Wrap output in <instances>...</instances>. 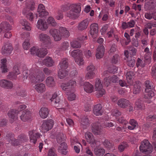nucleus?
<instances>
[{
  "label": "nucleus",
  "mask_w": 156,
  "mask_h": 156,
  "mask_svg": "<svg viewBox=\"0 0 156 156\" xmlns=\"http://www.w3.org/2000/svg\"><path fill=\"white\" fill-rule=\"evenodd\" d=\"M71 55L75 58V62L79 65L83 64V59L82 57V54L79 50H74L72 51Z\"/></svg>",
  "instance_id": "obj_8"
},
{
  "label": "nucleus",
  "mask_w": 156,
  "mask_h": 156,
  "mask_svg": "<svg viewBox=\"0 0 156 156\" xmlns=\"http://www.w3.org/2000/svg\"><path fill=\"white\" fill-rule=\"evenodd\" d=\"M27 140L28 137L27 135L23 134H21L19 135L17 139L12 142V145L14 146L21 145Z\"/></svg>",
  "instance_id": "obj_11"
},
{
  "label": "nucleus",
  "mask_w": 156,
  "mask_h": 156,
  "mask_svg": "<svg viewBox=\"0 0 156 156\" xmlns=\"http://www.w3.org/2000/svg\"><path fill=\"white\" fill-rule=\"evenodd\" d=\"M119 61V57L117 54H115L112 58V63L115 64Z\"/></svg>",
  "instance_id": "obj_62"
},
{
  "label": "nucleus",
  "mask_w": 156,
  "mask_h": 156,
  "mask_svg": "<svg viewBox=\"0 0 156 156\" xmlns=\"http://www.w3.org/2000/svg\"><path fill=\"white\" fill-rule=\"evenodd\" d=\"M80 122L81 126L83 128H86V126L89 124V120L87 116H83L81 117Z\"/></svg>",
  "instance_id": "obj_41"
},
{
  "label": "nucleus",
  "mask_w": 156,
  "mask_h": 156,
  "mask_svg": "<svg viewBox=\"0 0 156 156\" xmlns=\"http://www.w3.org/2000/svg\"><path fill=\"white\" fill-rule=\"evenodd\" d=\"M117 104L120 107L124 108L129 106L130 104V102L126 99L121 98L118 101Z\"/></svg>",
  "instance_id": "obj_26"
},
{
  "label": "nucleus",
  "mask_w": 156,
  "mask_h": 156,
  "mask_svg": "<svg viewBox=\"0 0 156 156\" xmlns=\"http://www.w3.org/2000/svg\"><path fill=\"white\" fill-rule=\"evenodd\" d=\"M76 86V81L73 79L67 82L62 83L61 84V87L63 90L65 91L69 101H72L75 99V88Z\"/></svg>",
  "instance_id": "obj_2"
},
{
  "label": "nucleus",
  "mask_w": 156,
  "mask_h": 156,
  "mask_svg": "<svg viewBox=\"0 0 156 156\" xmlns=\"http://www.w3.org/2000/svg\"><path fill=\"white\" fill-rule=\"evenodd\" d=\"M38 38L39 41L45 47L51 48L52 46V41L50 37L48 34L41 33L39 34Z\"/></svg>",
  "instance_id": "obj_5"
},
{
  "label": "nucleus",
  "mask_w": 156,
  "mask_h": 156,
  "mask_svg": "<svg viewBox=\"0 0 156 156\" xmlns=\"http://www.w3.org/2000/svg\"><path fill=\"white\" fill-rule=\"evenodd\" d=\"M154 94L151 90H148L147 91H145L144 98L145 99H148V100L146 101L147 103H150L151 101L150 99L154 96Z\"/></svg>",
  "instance_id": "obj_38"
},
{
  "label": "nucleus",
  "mask_w": 156,
  "mask_h": 156,
  "mask_svg": "<svg viewBox=\"0 0 156 156\" xmlns=\"http://www.w3.org/2000/svg\"><path fill=\"white\" fill-rule=\"evenodd\" d=\"M0 86L4 88L11 89L13 87V83L12 82L6 80H2L0 81Z\"/></svg>",
  "instance_id": "obj_28"
},
{
  "label": "nucleus",
  "mask_w": 156,
  "mask_h": 156,
  "mask_svg": "<svg viewBox=\"0 0 156 156\" xmlns=\"http://www.w3.org/2000/svg\"><path fill=\"white\" fill-rule=\"evenodd\" d=\"M145 85L146 87L145 91H147L148 90H151L154 88V84L150 80H147L145 82Z\"/></svg>",
  "instance_id": "obj_46"
},
{
  "label": "nucleus",
  "mask_w": 156,
  "mask_h": 156,
  "mask_svg": "<svg viewBox=\"0 0 156 156\" xmlns=\"http://www.w3.org/2000/svg\"><path fill=\"white\" fill-rule=\"evenodd\" d=\"M20 73L19 67L15 66L13 68V72L9 73L7 76V78L10 80H16L17 75Z\"/></svg>",
  "instance_id": "obj_14"
},
{
  "label": "nucleus",
  "mask_w": 156,
  "mask_h": 156,
  "mask_svg": "<svg viewBox=\"0 0 156 156\" xmlns=\"http://www.w3.org/2000/svg\"><path fill=\"white\" fill-rule=\"evenodd\" d=\"M49 112V110L47 108L42 107L39 111V115L40 117L43 119L46 118L48 115Z\"/></svg>",
  "instance_id": "obj_33"
},
{
  "label": "nucleus",
  "mask_w": 156,
  "mask_h": 156,
  "mask_svg": "<svg viewBox=\"0 0 156 156\" xmlns=\"http://www.w3.org/2000/svg\"><path fill=\"white\" fill-rule=\"evenodd\" d=\"M105 48L102 45L98 46L97 49L96 57L97 58L99 59L102 57L104 54Z\"/></svg>",
  "instance_id": "obj_29"
},
{
  "label": "nucleus",
  "mask_w": 156,
  "mask_h": 156,
  "mask_svg": "<svg viewBox=\"0 0 156 156\" xmlns=\"http://www.w3.org/2000/svg\"><path fill=\"white\" fill-rule=\"evenodd\" d=\"M19 113V111L16 109H11L9 111L7 115L11 123H13L18 119V115Z\"/></svg>",
  "instance_id": "obj_9"
},
{
  "label": "nucleus",
  "mask_w": 156,
  "mask_h": 156,
  "mask_svg": "<svg viewBox=\"0 0 156 156\" xmlns=\"http://www.w3.org/2000/svg\"><path fill=\"white\" fill-rule=\"evenodd\" d=\"M95 73L93 71H87L85 76V78L86 79H92L95 76Z\"/></svg>",
  "instance_id": "obj_56"
},
{
  "label": "nucleus",
  "mask_w": 156,
  "mask_h": 156,
  "mask_svg": "<svg viewBox=\"0 0 156 156\" xmlns=\"http://www.w3.org/2000/svg\"><path fill=\"white\" fill-rule=\"evenodd\" d=\"M84 91L87 93H90L93 92L94 87L93 85L89 82H85L83 85Z\"/></svg>",
  "instance_id": "obj_27"
},
{
  "label": "nucleus",
  "mask_w": 156,
  "mask_h": 156,
  "mask_svg": "<svg viewBox=\"0 0 156 156\" xmlns=\"http://www.w3.org/2000/svg\"><path fill=\"white\" fill-rule=\"evenodd\" d=\"M66 138V136L62 133H58L57 134L56 139L58 143H61L60 146L58 147V152L62 154L66 155L68 152L67 151V144L64 142L62 143Z\"/></svg>",
  "instance_id": "obj_4"
},
{
  "label": "nucleus",
  "mask_w": 156,
  "mask_h": 156,
  "mask_svg": "<svg viewBox=\"0 0 156 156\" xmlns=\"http://www.w3.org/2000/svg\"><path fill=\"white\" fill-rule=\"evenodd\" d=\"M119 80L118 77L116 75L109 76L106 77L104 79V83L105 86L108 87L111 82L113 83H116Z\"/></svg>",
  "instance_id": "obj_18"
},
{
  "label": "nucleus",
  "mask_w": 156,
  "mask_h": 156,
  "mask_svg": "<svg viewBox=\"0 0 156 156\" xmlns=\"http://www.w3.org/2000/svg\"><path fill=\"white\" fill-rule=\"evenodd\" d=\"M145 64L144 61L142 60L139 58L137 59L136 62V66L137 68L139 67L143 68L145 66Z\"/></svg>",
  "instance_id": "obj_55"
},
{
  "label": "nucleus",
  "mask_w": 156,
  "mask_h": 156,
  "mask_svg": "<svg viewBox=\"0 0 156 156\" xmlns=\"http://www.w3.org/2000/svg\"><path fill=\"white\" fill-rule=\"evenodd\" d=\"M95 88L96 91L97 97L99 98L105 94V90L103 88L101 80L99 78H97L95 81Z\"/></svg>",
  "instance_id": "obj_6"
},
{
  "label": "nucleus",
  "mask_w": 156,
  "mask_h": 156,
  "mask_svg": "<svg viewBox=\"0 0 156 156\" xmlns=\"http://www.w3.org/2000/svg\"><path fill=\"white\" fill-rule=\"evenodd\" d=\"M34 5L35 3L33 0L27 1L26 4V8L23 10V14L26 15L29 13V10H33L34 8Z\"/></svg>",
  "instance_id": "obj_15"
},
{
  "label": "nucleus",
  "mask_w": 156,
  "mask_h": 156,
  "mask_svg": "<svg viewBox=\"0 0 156 156\" xmlns=\"http://www.w3.org/2000/svg\"><path fill=\"white\" fill-rule=\"evenodd\" d=\"M141 90V83L138 81H136L134 85L133 93L137 94Z\"/></svg>",
  "instance_id": "obj_40"
},
{
  "label": "nucleus",
  "mask_w": 156,
  "mask_h": 156,
  "mask_svg": "<svg viewBox=\"0 0 156 156\" xmlns=\"http://www.w3.org/2000/svg\"><path fill=\"white\" fill-rule=\"evenodd\" d=\"M50 100L52 105L54 107H62L63 101L60 99L56 93H55L52 95L51 97L50 98Z\"/></svg>",
  "instance_id": "obj_10"
},
{
  "label": "nucleus",
  "mask_w": 156,
  "mask_h": 156,
  "mask_svg": "<svg viewBox=\"0 0 156 156\" xmlns=\"http://www.w3.org/2000/svg\"><path fill=\"white\" fill-rule=\"evenodd\" d=\"M68 60L66 58L62 59L59 64L61 69H66L68 67Z\"/></svg>",
  "instance_id": "obj_42"
},
{
  "label": "nucleus",
  "mask_w": 156,
  "mask_h": 156,
  "mask_svg": "<svg viewBox=\"0 0 156 156\" xmlns=\"http://www.w3.org/2000/svg\"><path fill=\"white\" fill-rule=\"evenodd\" d=\"M15 104L17 105H20L17 109L19 111V112L20 111L25 109L27 108V106L25 105H20L21 103L19 101H17L15 102Z\"/></svg>",
  "instance_id": "obj_59"
},
{
  "label": "nucleus",
  "mask_w": 156,
  "mask_h": 156,
  "mask_svg": "<svg viewBox=\"0 0 156 156\" xmlns=\"http://www.w3.org/2000/svg\"><path fill=\"white\" fill-rule=\"evenodd\" d=\"M63 14L61 11L58 10L57 14L55 16V18L58 20H60L63 18Z\"/></svg>",
  "instance_id": "obj_63"
},
{
  "label": "nucleus",
  "mask_w": 156,
  "mask_h": 156,
  "mask_svg": "<svg viewBox=\"0 0 156 156\" xmlns=\"http://www.w3.org/2000/svg\"><path fill=\"white\" fill-rule=\"evenodd\" d=\"M89 23V20L86 19L81 22L78 24V29L80 30H83L87 28Z\"/></svg>",
  "instance_id": "obj_31"
},
{
  "label": "nucleus",
  "mask_w": 156,
  "mask_h": 156,
  "mask_svg": "<svg viewBox=\"0 0 156 156\" xmlns=\"http://www.w3.org/2000/svg\"><path fill=\"white\" fill-rule=\"evenodd\" d=\"M68 72L65 69H60L58 71V76L60 79L64 78L68 74Z\"/></svg>",
  "instance_id": "obj_48"
},
{
  "label": "nucleus",
  "mask_w": 156,
  "mask_h": 156,
  "mask_svg": "<svg viewBox=\"0 0 156 156\" xmlns=\"http://www.w3.org/2000/svg\"><path fill=\"white\" fill-rule=\"evenodd\" d=\"M135 106L138 109H144L145 108L143 102L140 99L137 100L135 103Z\"/></svg>",
  "instance_id": "obj_49"
},
{
  "label": "nucleus",
  "mask_w": 156,
  "mask_h": 156,
  "mask_svg": "<svg viewBox=\"0 0 156 156\" xmlns=\"http://www.w3.org/2000/svg\"><path fill=\"white\" fill-rule=\"evenodd\" d=\"M54 124V121L52 119L45 120L42 125V130L44 132H47L51 129Z\"/></svg>",
  "instance_id": "obj_12"
},
{
  "label": "nucleus",
  "mask_w": 156,
  "mask_h": 156,
  "mask_svg": "<svg viewBox=\"0 0 156 156\" xmlns=\"http://www.w3.org/2000/svg\"><path fill=\"white\" fill-rule=\"evenodd\" d=\"M144 8L146 10L154 9L156 7V0H145Z\"/></svg>",
  "instance_id": "obj_22"
},
{
  "label": "nucleus",
  "mask_w": 156,
  "mask_h": 156,
  "mask_svg": "<svg viewBox=\"0 0 156 156\" xmlns=\"http://www.w3.org/2000/svg\"><path fill=\"white\" fill-rule=\"evenodd\" d=\"M133 72L129 71L126 73V80L128 83L131 84L132 83V79L133 78Z\"/></svg>",
  "instance_id": "obj_52"
},
{
  "label": "nucleus",
  "mask_w": 156,
  "mask_h": 156,
  "mask_svg": "<svg viewBox=\"0 0 156 156\" xmlns=\"http://www.w3.org/2000/svg\"><path fill=\"white\" fill-rule=\"evenodd\" d=\"M29 134L31 144H35L36 143L37 140L39 138V134L34 131H30Z\"/></svg>",
  "instance_id": "obj_20"
},
{
  "label": "nucleus",
  "mask_w": 156,
  "mask_h": 156,
  "mask_svg": "<svg viewBox=\"0 0 156 156\" xmlns=\"http://www.w3.org/2000/svg\"><path fill=\"white\" fill-rule=\"evenodd\" d=\"M129 125H126L128 129L130 130H132L138 128V125L137 122L133 119H130L129 121Z\"/></svg>",
  "instance_id": "obj_30"
},
{
  "label": "nucleus",
  "mask_w": 156,
  "mask_h": 156,
  "mask_svg": "<svg viewBox=\"0 0 156 156\" xmlns=\"http://www.w3.org/2000/svg\"><path fill=\"white\" fill-rule=\"evenodd\" d=\"M13 50V48L11 44L7 43L2 48L1 53L3 55H9L11 54Z\"/></svg>",
  "instance_id": "obj_19"
},
{
  "label": "nucleus",
  "mask_w": 156,
  "mask_h": 156,
  "mask_svg": "<svg viewBox=\"0 0 156 156\" xmlns=\"http://www.w3.org/2000/svg\"><path fill=\"white\" fill-rule=\"evenodd\" d=\"M91 130L95 134L100 135L102 131V127L99 122L94 123L92 124Z\"/></svg>",
  "instance_id": "obj_16"
},
{
  "label": "nucleus",
  "mask_w": 156,
  "mask_h": 156,
  "mask_svg": "<svg viewBox=\"0 0 156 156\" xmlns=\"http://www.w3.org/2000/svg\"><path fill=\"white\" fill-rule=\"evenodd\" d=\"M116 120L118 123H121L122 124L126 125L128 124V122L126 120L124 119L122 117H120L116 118Z\"/></svg>",
  "instance_id": "obj_54"
},
{
  "label": "nucleus",
  "mask_w": 156,
  "mask_h": 156,
  "mask_svg": "<svg viewBox=\"0 0 156 156\" xmlns=\"http://www.w3.org/2000/svg\"><path fill=\"white\" fill-rule=\"evenodd\" d=\"M70 9L79 14L81 11V5L80 3L71 4L70 5Z\"/></svg>",
  "instance_id": "obj_35"
},
{
  "label": "nucleus",
  "mask_w": 156,
  "mask_h": 156,
  "mask_svg": "<svg viewBox=\"0 0 156 156\" xmlns=\"http://www.w3.org/2000/svg\"><path fill=\"white\" fill-rule=\"evenodd\" d=\"M142 47L145 48L149 44V40L147 38H141L140 40Z\"/></svg>",
  "instance_id": "obj_58"
},
{
  "label": "nucleus",
  "mask_w": 156,
  "mask_h": 156,
  "mask_svg": "<svg viewBox=\"0 0 156 156\" xmlns=\"http://www.w3.org/2000/svg\"><path fill=\"white\" fill-rule=\"evenodd\" d=\"M38 50L39 48L37 47L34 46L30 49V51L31 54L37 55Z\"/></svg>",
  "instance_id": "obj_61"
},
{
  "label": "nucleus",
  "mask_w": 156,
  "mask_h": 156,
  "mask_svg": "<svg viewBox=\"0 0 156 156\" xmlns=\"http://www.w3.org/2000/svg\"><path fill=\"white\" fill-rule=\"evenodd\" d=\"M141 151L143 153H150L152 152L153 149L149 141L147 140L142 141L140 146Z\"/></svg>",
  "instance_id": "obj_7"
},
{
  "label": "nucleus",
  "mask_w": 156,
  "mask_h": 156,
  "mask_svg": "<svg viewBox=\"0 0 156 156\" xmlns=\"http://www.w3.org/2000/svg\"><path fill=\"white\" fill-rule=\"evenodd\" d=\"M127 146V143H123L119 145L118 149L120 152H122Z\"/></svg>",
  "instance_id": "obj_64"
},
{
  "label": "nucleus",
  "mask_w": 156,
  "mask_h": 156,
  "mask_svg": "<svg viewBox=\"0 0 156 156\" xmlns=\"http://www.w3.org/2000/svg\"><path fill=\"white\" fill-rule=\"evenodd\" d=\"M36 27L38 29L42 31L46 30L48 27L46 21L42 19H40L38 20L37 23Z\"/></svg>",
  "instance_id": "obj_21"
},
{
  "label": "nucleus",
  "mask_w": 156,
  "mask_h": 156,
  "mask_svg": "<svg viewBox=\"0 0 156 156\" xmlns=\"http://www.w3.org/2000/svg\"><path fill=\"white\" fill-rule=\"evenodd\" d=\"M102 108V106L100 104L95 105L93 109L94 114L97 116L101 115L103 112Z\"/></svg>",
  "instance_id": "obj_32"
},
{
  "label": "nucleus",
  "mask_w": 156,
  "mask_h": 156,
  "mask_svg": "<svg viewBox=\"0 0 156 156\" xmlns=\"http://www.w3.org/2000/svg\"><path fill=\"white\" fill-rule=\"evenodd\" d=\"M12 29L11 26L7 22H3L0 24L1 32L4 33V32L10 31Z\"/></svg>",
  "instance_id": "obj_24"
},
{
  "label": "nucleus",
  "mask_w": 156,
  "mask_h": 156,
  "mask_svg": "<svg viewBox=\"0 0 156 156\" xmlns=\"http://www.w3.org/2000/svg\"><path fill=\"white\" fill-rule=\"evenodd\" d=\"M34 88L37 92L40 93L45 91L46 89L45 85L42 83L35 85L34 86Z\"/></svg>",
  "instance_id": "obj_37"
},
{
  "label": "nucleus",
  "mask_w": 156,
  "mask_h": 156,
  "mask_svg": "<svg viewBox=\"0 0 156 156\" xmlns=\"http://www.w3.org/2000/svg\"><path fill=\"white\" fill-rule=\"evenodd\" d=\"M69 46V42L67 41H65L61 44L59 49L60 51H66L68 49Z\"/></svg>",
  "instance_id": "obj_51"
},
{
  "label": "nucleus",
  "mask_w": 156,
  "mask_h": 156,
  "mask_svg": "<svg viewBox=\"0 0 156 156\" xmlns=\"http://www.w3.org/2000/svg\"><path fill=\"white\" fill-rule=\"evenodd\" d=\"M59 32L56 29H51L49 30V33L53 37L55 41H60L62 37H68L69 36V33L65 27H61L59 28Z\"/></svg>",
  "instance_id": "obj_3"
},
{
  "label": "nucleus",
  "mask_w": 156,
  "mask_h": 156,
  "mask_svg": "<svg viewBox=\"0 0 156 156\" xmlns=\"http://www.w3.org/2000/svg\"><path fill=\"white\" fill-rule=\"evenodd\" d=\"M43 63L46 66L51 67L53 66L54 61L51 57L47 56L43 61Z\"/></svg>",
  "instance_id": "obj_36"
},
{
  "label": "nucleus",
  "mask_w": 156,
  "mask_h": 156,
  "mask_svg": "<svg viewBox=\"0 0 156 156\" xmlns=\"http://www.w3.org/2000/svg\"><path fill=\"white\" fill-rule=\"evenodd\" d=\"M103 144L105 147L109 150H110L113 146V144L108 140H105L103 142Z\"/></svg>",
  "instance_id": "obj_53"
},
{
  "label": "nucleus",
  "mask_w": 156,
  "mask_h": 156,
  "mask_svg": "<svg viewBox=\"0 0 156 156\" xmlns=\"http://www.w3.org/2000/svg\"><path fill=\"white\" fill-rule=\"evenodd\" d=\"M70 10L67 12L66 16L71 19L76 20L79 16V14L75 12L72 9H70Z\"/></svg>",
  "instance_id": "obj_34"
},
{
  "label": "nucleus",
  "mask_w": 156,
  "mask_h": 156,
  "mask_svg": "<svg viewBox=\"0 0 156 156\" xmlns=\"http://www.w3.org/2000/svg\"><path fill=\"white\" fill-rule=\"evenodd\" d=\"M31 112L27 109L22 112V114L20 117V119L23 122H26L31 118Z\"/></svg>",
  "instance_id": "obj_23"
},
{
  "label": "nucleus",
  "mask_w": 156,
  "mask_h": 156,
  "mask_svg": "<svg viewBox=\"0 0 156 156\" xmlns=\"http://www.w3.org/2000/svg\"><path fill=\"white\" fill-rule=\"evenodd\" d=\"M47 22L48 24L53 27L55 26L57 24L54 18L51 16L48 18L47 20Z\"/></svg>",
  "instance_id": "obj_57"
},
{
  "label": "nucleus",
  "mask_w": 156,
  "mask_h": 156,
  "mask_svg": "<svg viewBox=\"0 0 156 156\" xmlns=\"http://www.w3.org/2000/svg\"><path fill=\"white\" fill-rule=\"evenodd\" d=\"M87 36H82L80 37L76 40L71 42L70 44L71 47L74 48H78L80 47L81 43L83 41L87 39Z\"/></svg>",
  "instance_id": "obj_13"
},
{
  "label": "nucleus",
  "mask_w": 156,
  "mask_h": 156,
  "mask_svg": "<svg viewBox=\"0 0 156 156\" xmlns=\"http://www.w3.org/2000/svg\"><path fill=\"white\" fill-rule=\"evenodd\" d=\"M94 151L96 156H102L105 153V150L104 148L98 147L94 149Z\"/></svg>",
  "instance_id": "obj_39"
},
{
  "label": "nucleus",
  "mask_w": 156,
  "mask_h": 156,
  "mask_svg": "<svg viewBox=\"0 0 156 156\" xmlns=\"http://www.w3.org/2000/svg\"><path fill=\"white\" fill-rule=\"evenodd\" d=\"M46 85L50 87H52L55 85V83L53 78L52 76H49L47 77L46 81Z\"/></svg>",
  "instance_id": "obj_44"
},
{
  "label": "nucleus",
  "mask_w": 156,
  "mask_h": 156,
  "mask_svg": "<svg viewBox=\"0 0 156 156\" xmlns=\"http://www.w3.org/2000/svg\"><path fill=\"white\" fill-rule=\"evenodd\" d=\"M7 60L6 59L1 60V70L2 73H6L8 71L6 66Z\"/></svg>",
  "instance_id": "obj_43"
},
{
  "label": "nucleus",
  "mask_w": 156,
  "mask_h": 156,
  "mask_svg": "<svg viewBox=\"0 0 156 156\" xmlns=\"http://www.w3.org/2000/svg\"><path fill=\"white\" fill-rule=\"evenodd\" d=\"M20 23L24 27L23 28V29H25L28 31L31 30V28L30 26V24L28 23L26 20L24 19H22L20 21Z\"/></svg>",
  "instance_id": "obj_47"
},
{
  "label": "nucleus",
  "mask_w": 156,
  "mask_h": 156,
  "mask_svg": "<svg viewBox=\"0 0 156 156\" xmlns=\"http://www.w3.org/2000/svg\"><path fill=\"white\" fill-rule=\"evenodd\" d=\"M6 139L9 142H11L12 145V142L15 141L14 135L12 133H9L6 134Z\"/></svg>",
  "instance_id": "obj_50"
},
{
  "label": "nucleus",
  "mask_w": 156,
  "mask_h": 156,
  "mask_svg": "<svg viewBox=\"0 0 156 156\" xmlns=\"http://www.w3.org/2000/svg\"><path fill=\"white\" fill-rule=\"evenodd\" d=\"M48 52L46 48H41L39 49L37 56L41 58L44 57L47 54Z\"/></svg>",
  "instance_id": "obj_45"
},
{
  "label": "nucleus",
  "mask_w": 156,
  "mask_h": 156,
  "mask_svg": "<svg viewBox=\"0 0 156 156\" xmlns=\"http://www.w3.org/2000/svg\"><path fill=\"white\" fill-rule=\"evenodd\" d=\"M38 69L35 65H33L30 70H24L23 72L24 79H26L29 76L30 80L33 83H36L43 81L44 78V75Z\"/></svg>",
  "instance_id": "obj_1"
},
{
  "label": "nucleus",
  "mask_w": 156,
  "mask_h": 156,
  "mask_svg": "<svg viewBox=\"0 0 156 156\" xmlns=\"http://www.w3.org/2000/svg\"><path fill=\"white\" fill-rule=\"evenodd\" d=\"M85 137L87 141L90 145L92 147L95 146L96 145V141L94 138V136L92 133L90 132H87L85 134Z\"/></svg>",
  "instance_id": "obj_17"
},
{
  "label": "nucleus",
  "mask_w": 156,
  "mask_h": 156,
  "mask_svg": "<svg viewBox=\"0 0 156 156\" xmlns=\"http://www.w3.org/2000/svg\"><path fill=\"white\" fill-rule=\"evenodd\" d=\"M98 25L96 23L92 24L90 26V34L95 38L97 35L98 32Z\"/></svg>",
  "instance_id": "obj_25"
},
{
  "label": "nucleus",
  "mask_w": 156,
  "mask_h": 156,
  "mask_svg": "<svg viewBox=\"0 0 156 156\" xmlns=\"http://www.w3.org/2000/svg\"><path fill=\"white\" fill-rule=\"evenodd\" d=\"M135 60L134 59L129 58L128 60L127 63V65L129 67H133L135 64Z\"/></svg>",
  "instance_id": "obj_60"
}]
</instances>
